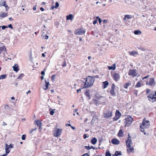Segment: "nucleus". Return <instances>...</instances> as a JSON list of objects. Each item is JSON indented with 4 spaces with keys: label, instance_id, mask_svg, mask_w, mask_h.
I'll return each mask as SVG.
<instances>
[{
    "label": "nucleus",
    "instance_id": "55",
    "mask_svg": "<svg viewBox=\"0 0 156 156\" xmlns=\"http://www.w3.org/2000/svg\"><path fill=\"white\" fill-rule=\"evenodd\" d=\"M8 146L9 148H12L13 147V145L12 144H10L9 145H8Z\"/></svg>",
    "mask_w": 156,
    "mask_h": 156
},
{
    "label": "nucleus",
    "instance_id": "26",
    "mask_svg": "<svg viewBox=\"0 0 156 156\" xmlns=\"http://www.w3.org/2000/svg\"><path fill=\"white\" fill-rule=\"evenodd\" d=\"M108 68L109 70H114L115 69V64H114L112 66H108Z\"/></svg>",
    "mask_w": 156,
    "mask_h": 156
},
{
    "label": "nucleus",
    "instance_id": "16",
    "mask_svg": "<svg viewBox=\"0 0 156 156\" xmlns=\"http://www.w3.org/2000/svg\"><path fill=\"white\" fill-rule=\"evenodd\" d=\"M149 82V84L150 86H153L155 84L154 80L153 78L150 79Z\"/></svg>",
    "mask_w": 156,
    "mask_h": 156
},
{
    "label": "nucleus",
    "instance_id": "30",
    "mask_svg": "<svg viewBox=\"0 0 156 156\" xmlns=\"http://www.w3.org/2000/svg\"><path fill=\"white\" fill-rule=\"evenodd\" d=\"M6 2L5 1H1L0 2V6H5L7 5L6 4Z\"/></svg>",
    "mask_w": 156,
    "mask_h": 156
},
{
    "label": "nucleus",
    "instance_id": "2",
    "mask_svg": "<svg viewBox=\"0 0 156 156\" xmlns=\"http://www.w3.org/2000/svg\"><path fill=\"white\" fill-rule=\"evenodd\" d=\"M133 120V119L130 116H127V117L125 119V121L124 122L125 124V126H129L131 124Z\"/></svg>",
    "mask_w": 156,
    "mask_h": 156
},
{
    "label": "nucleus",
    "instance_id": "17",
    "mask_svg": "<svg viewBox=\"0 0 156 156\" xmlns=\"http://www.w3.org/2000/svg\"><path fill=\"white\" fill-rule=\"evenodd\" d=\"M8 15V13L7 12H1L0 13V17L2 18H4L7 17Z\"/></svg>",
    "mask_w": 156,
    "mask_h": 156
},
{
    "label": "nucleus",
    "instance_id": "20",
    "mask_svg": "<svg viewBox=\"0 0 156 156\" xmlns=\"http://www.w3.org/2000/svg\"><path fill=\"white\" fill-rule=\"evenodd\" d=\"M45 85L43 87V89L45 90H46L47 89H48V86L49 85V82L48 81L47 82L46 80H45Z\"/></svg>",
    "mask_w": 156,
    "mask_h": 156
},
{
    "label": "nucleus",
    "instance_id": "8",
    "mask_svg": "<svg viewBox=\"0 0 156 156\" xmlns=\"http://www.w3.org/2000/svg\"><path fill=\"white\" fill-rule=\"evenodd\" d=\"M131 141H132L131 139V136L129 134L127 138V140H126V146L127 147H130V146H131L130 143H131Z\"/></svg>",
    "mask_w": 156,
    "mask_h": 156
},
{
    "label": "nucleus",
    "instance_id": "27",
    "mask_svg": "<svg viewBox=\"0 0 156 156\" xmlns=\"http://www.w3.org/2000/svg\"><path fill=\"white\" fill-rule=\"evenodd\" d=\"M121 153V151H116L115 152L114 154H112V155L114 156H118L119 155H122V154Z\"/></svg>",
    "mask_w": 156,
    "mask_h": 156
},
{
    "label": "nucleus",
    "instance_id": "39",
    "mask_svg": "<svg viewBox=\"0 0 156 156\" xmlns=\"http://www.w3.org/2000/svg\"><path fill=\"white\" fill-rule=\"evenodd\" d=\"M141 86V83L139 81L135 85L136 87H140Z\"/></svg>",
    "mask_w": 156,
    "mask_h": 156
},
{
    "label": "nucleus",
    "instance_id": "60",
    "mask_svg": "<svg viewBox=\"0 0 156 156\" xmlns=\"http://www.w3.org/2000/svg\"><path fill=\"white\" fill-rule=\"evenodd\" d=\"M82 156H89V155L88 153H86V154H83Z\"/></svg>",
    "mask_w": 156,
    "mask_h": 156
},
{
    "label": "nucleus",
    "instance_id": "12",
    "mask_svg": "<svg viewBox=\"0 0 156 156\" xmlns=\"http://www.w3.org/2000/svg\"><path fill=\"white\" fill-rule=\"evenodd\" d=\"M114 80L116 81H118L120 78V76L118 73H115L113 75Z\"/></svg>",
    "mask_w": 156,
    "mask_h": 156
},
{
    "label": "nucleus",
    "instance_id": "40",
    "mask_svg": "<svg viewBox=\"0 0 156 156\" xmlns=\"http://www.w3.org/2000/svg\"><path fill=\"white\" fill-rule=\"evenodd\" d=\"M26 135H25V134L23 135L21 137L22 139L23 140H25L26 139Z\"/></svg>",
    "mask_w": 156,
    "mask_h": 156
},
{
    "label": "nucleus",
    "instance_id": "7",
    "mask_svg": "<svg viewBox=\"0 0 156 156\" xmlns=\"http://www.w3.org/2000/svg\"><path fill=\"white\" fill-rule=\"evenodd\" d=\"M104 117L106 119H108L112 117V112L111 111L108 110L103 114Z\"/></svg>",
    "mask_w": 156,
    "mask_h": 156
},
{
    "label": "nucleus",
    "instance_id": "15",
    "mask_svg": "<svg viewBox=\"0 0 156 156\" xmlns=\"http://www.w3.org/2000/svg\"><path fill=\"white\" fill-rule=\"evenodd\" d=\"M4 107L6 111L9 113L11 112L12 110H13V109H12L10 108L8 105H5Z\"/></svg>",
    "mask_w": 156,
    "mask_h": 156
},
{
    "label": "nucleus",
    "instance_id": "35",
    "mask_svg": "<svg viewBox=\"0 0 156 156\" xmlns=\"http://www.w3.org/2000/svg\"><path fill=\"white\" fill-rule=\"evenodd\" d=\"M129 54L133 56H135L136 54H138V53L136 51H132L129 52Z\"/></svg>",
    "mask_w": 156,
    "mask_h": 156
},
{
    "label": "nucleus",
    "instance_id": "38",
    "mask_svg": "<svg viewBox=\"0 0 156 156\" xmlns=\"http://www.w3.org/2000/svg\"><path fill=\"white\" fill-rule=\"evenodd\" d=\"M125 17H126V18H127L128 19H130L132 17L131 15H125Z\"/></svg>",
    "mask_w": 156,
    "mask_h": 156
},
{
    "label": "nucleus",
    "instance_id": "13",
    "mask_svg": "<svg viewBox=\"0 0 156 156\" xmlns=\"http://www.w3.org/2000/svg\"><path fill=\"white\" fill-rule=\"evenodd\" d=\"M95 97L97 98L98 100H100L101 98H102L103 101H105V98L103 96L100 95L98 94H95Z\"/></svg>",
    "mask_w": 156,
    "mask_h": 156
},
{
    "label": "nucleus",
    "instance_id": "5",
    "mask_svg": "<svg viewBox=\"0 0 156 156\" xmlns=\"http://www.w3.org/2000/svg\"><path fill=\"white\" fill-rule=\"evenodd\" d=\"M85 31L83 28H81L80 29H78L76 30L75 32V34L76 35H81L84 34Z\"/></svg>",
    "mask_w": 156,
    "mask_h": 156
},
{
    "label": "nucleus",
    "instance_id": "64",
    "mask_svg": "<svg viewBox=\"0 0 156 156\" xmlns=\"http://www.w3.org/2000/svg\"><path fill=\"white\" fill-rule=\"evenodd\" d=\"M98 21H99V22L100 24H101V23L102 22V20H101V19H99Z\"/></svg>",
    "mask_w": 156,
    "mask_h": 156
},
{
    "label": "nucleus",
    "instance_id": "46",
    "mask_svg": "<svg viewBox=\"0 0 156 156\" xmlns=\"http://www.w3.org/2000/svg\"><path fill=\"white\" fill-rule=\"evenodd\" d=\"M140 128H141V130H140V131L142 132H144V129L145 128H144V127H140Z\"/></svg>",
    "mask_w": 156,
    "mask_h": 156
},
{
    "label": "nucleus",
    "instance_id": "61",
    "mask_svg": "<svg viewBox=\"0 0 156 156\" xmlns=\"http://www.w3.org/2000/svg\"><path fill=\"white\" fill-rule=\"evenodd\" d=\"M149 75H148V76H145V77H143V78H142V79H143V80H144V79H147V78L148 77H149Z\"/></svg>",
    "mask_w": 156,
    "mask_h": 156
},
{
    "label": "nucleus",
    "instance_id": "10",
    "mask_svg": "<svg viewBox=\"0 0 156 156\" xmlns=\"http://www.w3.org/2000/svg\"><path fill=\"white\" fill-rule=\"evenodd\" d=\"M62 129H57L55 131L54 133V136L55 137H58L61 134V133L62 131Z\"/></svg>",
    "mask_w": 156,
    "mask_h": 156
},
{
    "label": "nucleus",
    "instance_id": "32",
    "mask_svg": "<svg viewBox=\"0 0 156 156\" xmlns=\"http://www.w3.org/2000/svg\"><path fill=\"white\" fill-rule=\"evenodd\" d=\"M9 147L8 146V145L7 144H5V152L6 153V152H8V154L9 153L10 151H9Z\"/></svg>",
    "mask_w": 156,
    "mask_h": 156
},
{
    "label": "nucleus",
    "instance_id": "28",
    "mask_svg": "<svg viewBox=\"0 0 156 156\" xmlns=\"http://www.w3.org/2000/svg\"><path fill=\"white\" fill-rule=\"evenodd\" d=\"M123 133L122 132V130L121 129H120L118 133V136H119L121 137L123 136Z\"/></svg>",
    "mask_w": 156,
    "mask_h": 156
},
{
    "label": "nucleus",
    "instance_id": "50",
    "mask_svg": "<svg viewBox=\"0 0 156 156\" xmlns=\"http://www.w3.org/2000/svg\"><path fill=\"white\" fill-rule=\"evenodd\" d=\"M151 90L149 89H147L146 91V94H147L150 93Z\"/></svg>",
    "mask_w": 156,
    "mask_h": 156
},
{
    "label": "nucleus",
    "instance_id": "53",
    "mask_svg": "<svg viewBox=\"0 0 156 156\" xmlns=\"http://www.w3.org/2000/svg\"><path fill=\"white\" fill-rule=\"evenodd\" d=\"M36 129L35 128V129H32L30 131V133H33L34 131L35 130H36Z\"/></svg>",
    "mask_w": 156,
    "mask_h": 156
},
{
    "label": "nucleus",
    "instance_id": "52",
    "mask_svg": "<svg viewBox=\"0 0 156 156\" xmlns=\"http://www.w3.org/2000/svg\"><path fill=\"white\" fill-rule=\"evenodd\" d=\"M2 30H5L6 28H7V26H3L1 27Z\"/></svg>",
    "mask_w": 156,
    "mask_h": 156
},
{
    "label": "nucleus",
    "instance_id": "49",
    "mask_svg": "<svg viewBox=\"0 0 156 156\" xmlns=\"http://www.w3.org/2000/svg\"><path fill=\"white\" fill-rule=\"evenodd\" d=\"M66 62L65 60L63 62V64L62 65V66L64 67L66 66Z\"/></svg>",
    "mask_w": 156,
    "mask_h": 156
},
{
    "label": "nucleus",
    "instance_id": "63",
    "mask_svg": "<svg viewBox=\"0 0 156 156\" xmlns=\"http://www.w3.org/2000/svg\"><path fill=\"white\" fill-rule=\"evenodd\" d=\"M40 9L42 11H43L44 10V9L42 7H41Z\"/></svg>",
    "mask_w": 156,
    "mask_h": 156
},
{
    "label": "nucleus",
    "instance_id": "24",
    "mask_svg": "<svg viewBox=\"0 0 156 156\" xmlns=\"http://www.w3.org/2000/svg\"><path fill=\"white\" fill-rule=\"evenodd\" d=\"M97 139L95 137L93 138L91 140V143L93 144H95L97 142Z\"/></svg>",
    "mask_w": 156,
    "mask_h": 156
},
{
    "label": "nucleus",
    "instance_id": "29",
    "mask_svg": "<svg viewBox=\"0 0 156 156\" xmlns=\"http://www.w3.org/2000/svg\"><path fill=\"white\" fill-rule=\"evenodd\" d=\"M89 90H88V91H86L85 93V95L87 97H88V98H89V99H90V93H89Z\"/></svg>",
    "mask_w": 156,
    "mask_h": 156
},
{
    "label": "nucleus",
    "instance_id": "47",
    "mask_svg": "<svg viewBox=\"0 0 156 156\" xmlns=\"http://www.w3.org/2000/svg\"><path fill=\"white\" fill-rule=\"evenodd\" d=\"M55 109H54L52 111H50V114L51 115H53L54 113V110H55Z\"/></svg>",
    "mask_w": 156,
    "mask_h": 156
},
{
    "label": "nucleus",
    "instance_id": "56",
    "mask_svg": "<svg viewBox=\"0 0 156 156\" xmlns=\"http://www.w3.org/2000/svg\"><path fill=\"white\" fill-rule=\"evenodd\" d=\"M5 9H6V11H7V10L8 9H9V7L8 6V5H6L5 6Z\"/></svg>",
    "mask_w": 156,
    "mask_h": 156
},
{
    "label": "nucleus",
    "instance_id": "54",
    "mask_svg": "<svg viewBox=\"0 0 156 156\" xmlns=\"http://www.w3.org/2000/svg\"><path fill=\"white\" fill-rule=\"evenodd\" d=\"M44 37L45 39H47L48 38V36L46 34L44 36Z\"/></svg>",
    "mask_w": 156,
    "mask_h": 156
},
{
    "label": "nucleus",
    "instance_id": "19",
    "mask_svg": "<svg viewBox=\"0 0 156 156\" xmlns=\"http://www.w3.org/2000/svg\"><path fill=\"white\" fill-rule=\"evenodd\" d=\"M35 122H36L37 126L39 127V128L41 129V127L42 125V123L39 120H35Z\"/></svg>",
    "mask_w": 156,
    "mask_h": 156
},
{
    "label": "nucleus",
    "instance_id": "45",
    "mask_svg": "<svg viewBox=\"0 0 156 156\" xmlns=\"http://www.w3.org/2000/svg\"><path fill=\"white\" fill-rule=\"evenodd\" d=\"M55 75H53L51 78V80L53 81L54 80H55Z\"/></svg>",
    "mask_w": 156,
    "mask_h": 156
},
{
    "label": "nucleus",
    "instance_id": "51",
    "mask_svg": "<svg viewBox=\"0 0 156 156\" xmlns=\"http://www.w3.org/2000/svg\"><path fill=\"white\" fill-rule=\"evenodd\" d=\"M83 138L84 139H86L87 137H88L89 136H87V134H84L83 135Z\"/></svg>",
    "mask_w": 156,
    "mask_h": 156
},
{
    "label": "nucleus",
    "instance_id": "9",
    "mask_svg": "<svg viewBox=\"0 0 156 156\" xmlns=\"http://www.w3.org/2000/svg\"><path fill=\"white\" fill-rule=\"evenodd\" d=\"M128 74L129 75H131L133 76H135L137 74L136 73V69H130L128 72Z\"/></svg>",
    "mask_w": 156,
    "mask_h": 156
},
{
    "label": "nucleus",
    "instance_id": "21",
    "mask_svg": "<svg viewBox=\"0 0 156 156\" xmlns=\"http://www.w3.org/2000/svg\"><path fill=\"white\" fill-rule=\"evenodd\" d=\"M73 18V16L72 14H69L67 16L66 19L67 20H72Z\"/></svg>",
    "mask_w": 156,
    "mask_h": 156
},
{
    "label": "nucleus",
    "instance_id": "33",
    "mask_svg": "<svg viewBox=\"0 0 156 156\" xmlns=\"http://www.w3.org/2000/svg\"><path fill=\"white\" fill-rule=\"evenodd\" d=\"M5 50V51H6V49L4 46H3L2 47H0V54H1L2 52Z\"/></svg>",
    "mask_w": 156,
    "mask_h": 156
},
{
    "label": "nucleus",
    "instance_id": "1",
    "mask_svg": "<svg viewBox=\"0 0 156 156\" xmlns=\"http://www.w3.org/2000/svg\"><path fill=\"white\" fill-rule=\"evenodd\" d=\"M84 79L86 80L84 82L83 88L90 87L93 85L94 81V79L93 76H87L86 78Z\"/></svg>",
    "mask_w": 156,
    "mask_h": 156
},
{
    "label": "nucleus",
    "instance_id": "42",
    "mask_svg": "<svg viewBox=\"0 0 156 156\" xmlns=\"http://www.w3.org/2000/svg\"><path fill=\"white\" fill-rule=\"evenodd\" d=\"M59 3L58 2H55V8H57L59 6Z\"/></svg>",
    "mask_w": 156,
    "mask_h": 156
},
{
    "label": "nucleus",
    "instance_id": "18",
    "mask_svg": "<svg viewBox=\"0 0 156 156\" xmlns=\"http://www.w3.org/2000/svg\"><path fill=\"white\" fill-rule=\"evenodd\" d=\"M12 67L13 70L15 72H17L19 70V66L17 64H15Z\"/></svg>",
    "mask_w": 156,
    "mask_h": 156
},
{
    "label": "nucleus",
    "instance_id": "41",
    "mask_svg": "<svg viewBox=\"0 0 156 156\" xmlns=\"http://www.w3.org/2000/svg\"><path fill=\"white\" fill-rule=\"evenodd\" d=\"M105 156H111V154L109 151H107L106 153Z\"/></svg>",
    "mask_w": 156,
    "mask_h": 156
},
{
    "label": "nucleus",
    "instance_id": "25",
    "mask_svg": "<svg viewBox=\"0 0 156 156\" xmlns=\"http://www.w3.org/2000/svg\"><path fill=\"white\" fill-rule=\"evenodd\" d=\"M128 148H129L127 149V151L129 153H130L133 151L134 148L133 147H132L131 146L130 147H129Z\"/></svg>",
    "mask_w": 156,
    "mask_h": 156
},
{
    "label": "nucleus",
    "instance_id": "3",
    "mask_svg": "<svg viewBox=\"0 0 156 156\" xmlns=\"http://www.w3.org/2000/svg\"><path fill=\"white\" fill-rule=\"evenodd\" d=\"M147 98L149 101L152 102L156 101V95H154V93L150 94L148 95Z\"/></svg>",
    "mask_w": 156,
    "mask_h": 156
},
{
    "label": "nucleus",
    "instance_id": "62",
    "mask_svg": "<svg viewBox=\"0 0 156 156\" xmlns=\"http://www.w3.org/2000/svg\"><path fill=\"white\" fill-rule=\"evenodd\" d=\"M54 8H55V6H54V5H52L51 7L50 8V9H54Z\"/></svg>",
    "mask_w": 156,
    "mask_h": 156
},
{
    "label": "nucleus",
    "instance_id": "22",
    "mask_svg": "<svg viewBox=\"0 0 156 156\" xmlns=\"http://www.w3.org/2000/svg\"><path fill=\"white\" fill-rule=\"evenodd\" d=\"M131 83L130 82H129L126 83L123 85V86L125 88L127 89L129 86L131 85Z\"/></svg>",
    "mask_w": 156,
    "mask_h": 156
},
{
    "label": "nucleus",
    "instance_id": "14",
    "mask_svg": "<svg viewBox=\"0 0 156 156\" xmlns=\"http://www.w3.org/2000/svg\"><path fill=\"white\" fill-rule=\"evenodd\" d=\"M111 142L114 144L118 145L119 144V141L116 138H114L111 140Z\"/></svg>",
    "mask_w": 156,
    "mask_h": 156
},
{
    "label": "nucleus",
    "instance_id": "43",
    "mask_svg": "<svg viewBox=\"0 0 156 156\" xmlns=\"http://www.w3.org/2000/svg\"><path fill=\"white\" fill-rule=\"evenodd\" d=\"M133 92L134 94H135L136 96H137L138 93V90H133Z\"/></svg>",
    "mask_w": 156,
    "mask_h": 156
},
{
    "label": "nucleus",
    "instance_id": "37",
    "mask_svg": "<svg viewBox=\"0 0 156 156\" xmlns=\"http://www.w3.org/2000/svg\"><path fill=\"white\" fill-rule=\"evenodd\" d=\"M24 75L23 73H21L20 74L19 76L18 77L17 79H22V78L23 76Z\"/></svg>",
    "mask_w": 156,
    "mask_h": 156
},
{
    "label": "nucleus",
    "instance_id": "58",
    "mask_svg": "<svg viewBox=\"0 0 156 156\" xmlns=\"http://www.w3.org/2000/svg\"><path fill=\"white\" fill-rule=\"evenodd\" d=\"M102 21H103V23H107V20H103Z\"/></svg>",
    "mask_w": 156,
    "mask_h": 156
},
{
    "label": "nucleus",
    "instance_id": "23",
    "mask_svg": "<svg viewBox=\"0 0 156 156\" xmlns=\"http://www.w3.org/2000/svg\"><path fill=\"white\" fill-rule=\"evenodd\" d=\"M103 86V88H106L108 84V82L106 81L102 82Z\"/></svg>",
    "mask_w": 156,
    "mask_h": 156
},
{
    "label": "nucleus",
    "instance_id": "31",
    "mask_svg": "<svg viewBox=\"0 0 156 156\" xmlns=\"http://www.w3.org/2000/svg\"><path fill=\"white\" fill-rule=\"evenodd\" d=\"M134 34L135 35H140L141 34V32L139 30H136L134 31Z\"/></svg>",
    "mask_w": 156,
    "mask_h": 156
},
{
    "label": "nucleus",
    "instance_id": "59",
    "mask_svg": "<svg viewBox=\"0 0 156 156\" xmlns=\"http://www.w3.org/2000/svg\"><path fill=\"white\" fill-rule=\"evenodd\" d=\"M8 154V152H6V153L5 154H4L3 155H1L0 156H6Z\"/></svg>",
    "mask_w": 156,
    "mask_h": 156
},
{
    "label": "nucleus",
    "instance_id": "6",
    "mask_svg": "<svg viewBox=\"0 0 156 156\" xmlns=\"http://www.w3.org/2000/svg\"><path fill=\"white\" fill-rule=\"evenodd\" d=\"M121 115V114L120 112L118 110H116L115 113V116L113 118V120L114 121L117 120L120 118Z\"/></svg>",
    "mask_w": 156,
    "mask_h": 156
},
{
    "label": "nucleus",
    "instance_id": "48",
    "mask_svg": "<svg viewBox=\"0 0 156 156\" xmlns=\"http://www.w3.org/2000/svg\"><path fill=\"white\" fill-rule=\"evenodd\" d=\"M45 68L44 70L43 71H42L41 72V75H45V72H44V71H45Z\"/></svg>",
    "mask_w": 156,
    "mask_h": 156
},
{
    "label": "nucleus",
    "instance_id": "11",
    "mask_svg": "<svg viewBox=\"0 0 156 156\" xmlns=\"http://www.w3.org/2000/svg\"><path fill=\"white\" fill-rule=\"evenodd\" d=\"M115 85L114 83L112 84L111 89L110 90V93L113 96H115Z\"/></svg>",
    "mask_w": 156,
    "mask_h": 156
},
{
    "label": "nucleus",
    "instance_id": "44",
    "mask_svg": "<svg viewBox=\"0 0 156 156\" xmlns=\"http://www.w3.org/2000/svg\"><path fill=\"white\" fill-rule=\"evenodd\" d=\"M7 28L9 27L12 29H13V27L12 26V25L11 24H10L8 26H7Z\"/></svg>",
    "mask_w": 156,
    "mask_h": 156
},
{
    "label": "nucleus",
    "instance_id": "34",
    "mask_svg": "<svg viewBox=\"0 0 156 156\" xmlns=\"http://www.w3.org/2000/svg\"><path fill=\"white\" fill-rule=\"evenodd\" d=\"M6 74L2 75L0 76V80L1 79H5L7 77Z\"/></svg>",
    "mask_w": 156,
    "mask_h": 156
},
{
    "label": "nucleus",
    "instance_id": "4",
    "mask_svg": "<svg viewBox=\"0 0 156 156\" xmlns=\"http://www.w3.org/2000/svg\"><path fill=\"white\" fill-rule=\"evenodd\" d=\"M149 121L148 120L146 121L145 118H144L143 119L142 123V125H140V127H144L146 128H148L150 126Z\"/></svg>",
    "mask_w": 156,
    "mask_h": 156
},
{
    "label": "nucleus",
    "instance_id": "36",
    "mask_svg": "<svg viewBox=\"0 0 156 156\" xmlns=\"http://www.w3.org/2000/svg\"><path fill=\"white\" fill-rule=\"evenodd\" d=\"M84 147L87 150H89L90 149L93 148V149H95V148L93 146H91L90 147L89 146H85Z\"/></svg>",
    "mask_w": 156,
    "mask_h": 156
},
{
    "label": "nucleus",
    "instance_id": "57",
    "mask_svg": "<svg viewBox=\"0 0 156 156\" xmlns=\"http://www.w3.org/2000/svg\"><path fill=\"white\" fill-rule=\"evenodd\" d=\"M97 22V20H95L93 22V24H96Z\"/></svg>",
    "mask_w": 156,
    "mask_h": 156
}]
</instances>
